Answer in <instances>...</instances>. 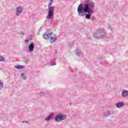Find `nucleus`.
Returning a JSON list of instances; mask_svg holds the SVG:
<instances>
[{"label":"nucleus","instance_id":"obj_1","mask_svg":"<svg viewBox=\"0 0 128 128\" xmlns=\"http://www.w3.org/2000/svg\"><path fill=\"white\" fill-rule=\"evenodd\" d=\"M92 8H88V6L82 4L78 7V12L79 16H84L86 20H90L92 16V14H94V10Z\"/></svg>","mask_w":128,"mask_h":128},{"label":"nucleus","instance_id":"obj_2","mask_svg":"<svg viewBox=\"0 0 128 128\" xmlns=\"http://www.w3.org/2000/svg\"><path fill=\"white\" fill-rule=\"evenodd\" d=\"M53 2H50L48 4V12L46 18L48 20H52L54 17V6H52Z\"/></svg>","mask_w":128,"mask_h":128},{"label":"nucleus","instance_id":"obj_3","mask_svg":"<svg viewBox=\"0 0 128 128\" xmlns=\"http://www.w3.org/2000/svg\"><path fill=\"white\" fill-rule=\"evenodd\" d=\"M106 34L102 29H99L97 32L94 34V36L96 38H106Z\"/></svg>","mask_w":128,"mask_h":128},{"label":"nucleus","instance_id":"obj_4","mask_svg":"<svg viewBox=\"0 0 128 128\" xmlns=\"http://www.w3.org/2000/svg\"><path fill=\"white\" fill-rule=\"evenodd\" d=\"M66 115H64V114H57L54 118V120L56 121V122H62L64 120H66Z\"/></svg>","mask_w":128,"mask_h":128},{"label":"nucleus","instance_id":"obj_5","mask_svg":"<svg viewBox=\"0 0 128 128\" xmlns=\"http://www.w3.org/2000/svg\"><path fill=\"white\" fill-rule=\"evenodd\" d=\"M84 4H80L78 5V6H80L81 4H82V6H88V8H94V3L92 2H90V0H84Z\"/></svg>","mask_w":128,"mask_h":128},{"label":"nucleus","instance_id":"obj_6","mask_svg":"<svg viewBox=\"0 0 128 128\" xmlns=\"http://www.w3.org/2000/svg\"><path fill=\"white\" fill-rule=\"evenodd\" d=\"M52 31L48 30L43 35V38L44 40H48L49 38H50V37L52 36Z\"/></svg>","mask_w":128,"mask_h":128},{"label":"nucleus","instance_id":"obj_7","mask_svg":"<svg viewBox=\"0 0 128 128\" xmlns=\"http://www.w3.org/2000/svg\"><path fill=\"white\" fill-rule=\"evenodd\" d=\"M22 10H24V9L22 8L20 6H18L16 8L15 14L16 16H19L20 15L22 12Z\"/></svg>","mask_w":128,"mask_h":128},{"label":"nucleus","instance_id":"obj_8","mask_svg":"<svg viewBox=\"0 0 128 128\" xmlns=\"http://www.w3.org/2000/svg\"><path fill=\"white\" fill-rule=\"evenodd\" d=\"M34 50V44L32 42L28 46V50L30 52H32Z\"/></svg>","mask_w":128,"mask_h":128},{"label":"nucleus","instance_id":"obj_9","mask_svg":"<svg viewBox=\"0 0 128 128\" xmlns=\"http://www.w3.org/2000/svg\"><path fill=\"white\" fill-rule=\"evenodd\" d=\"M122 98H128V90H124L122 93Z\"/></svg>","mask_w":128,"mask_h":128},{"label":"nucleus","instance_id":"obj_10","mask_svg":"<svg viewBox=\"0 0 128 128\" xmlns=\"http://www.w3.org/2000/svg\"><path fill=\"white\" fill-rule=\"evenodd\" d=\"M56 35L54 34L53 36H52L50 37V42H56Z\"/></svg>","mask_w":128,"mask_h":128},{"label":"nucleus","instance_id":"obj_11","mask_svg":"<svg viewBox=\"0 0 128 128\" xmlns=\"http://www.w3.org/2000/svg\"><path fill=\"white\" fill-rule=\"evenodd\" d=\"M110 110H108L107 111L103 112V116L104 118H108L110 116Z\"/></svg>","mask_w":128,"mask_h":128},{"label":"nucleus","instance_id":"obj_12","mask_svg":"<svg viewBox=\"0 0 128 128\" xmlns=\"http://www.w3.org/2000/svg\"><path fill=\"white\" fill-rule=\"evenodd\" d=\"M76 56H79L80 57L82 56V51L78 49H76Z\"/></svg>","mask_w":128,"mask_h":128},{"label":"nucleus","instance_id":"obj_13","mask_svg":"<svg viewBox=\"0 0 128 128\" xmlns=\"http://www.w3.org/2000/svg\"><path fill=\"white\" fill-rule=\"evenodd\" d=\"M124 106V103L122 102H118V103L116 104V106L118 108H122Z\"/></svg>","mask_w":128,"mask_h":128},{"label":"nucleus","instance_id":"obj_14","mask_svg":"<svg viewBox=\"0 0 128 128\" xmlns=\"http://www.w3.org/2000/svg\"><path fill=\"white\" fill-rule=\"evenodd\" d=\"M54 113L50 114L48 116H47L45 118V120H46L47 122H48V120H50V118H52V116H54Z\"/></svg>","mask_w":128,"mask_h":128},{"label":"nucleus","instance_id":"obj_15","mask_svg":"<svg viewBox=\"0 0 128 128\" xmlns=\"http://www.w3.org/2000/svg\"><path fill=\"white\" fill-rule=\"evenodd\" d=\"M15 68H17V70H22L24 68V66L20 64H18L15 66Z\"/></svg>","mask_w":128,"mask_h":128},{"label":"nucleus","instance_id":"obj_16","mask_svg":"<svg viewBox=\"0 0 128 128\" xmlns=\"http://www.w3.org/2000/svg\"><path fill=\"white\" fill-rule=\"evenodd\" d=\"M21 76H22V80H26V75H24V74L22 73L21 74Z\"/></svg>","mask_w":128,"mask_h":128},{"label":"nucleus","instance_id":"obj_17","mask_svg":"<svg viewBox=\"0 0 128 128\" xmlns=\"http://www.w3.org/2000/svg\"><path fill=\"white\" fill-rule=\"evenodd\" d=\"M6 59L2 56H0V62H4Z\"/></svg>","mask_w":128,"mask_h":128},{"label":"nucleus","instance_id":"obj_18","mask_svg":"<svg viewBox=\"0 0 128 128\" xmlns=\"http://www.w3.org/2000/svg\"><path fill=\"white\" fill-rule=\"evenodd\" d=\"M4 88V83L2 82H0V90H2V88Z\"/></svg>","mask_w":128,"mask_h":128},{"label":"nucleus","instance_id":"obj_19","mask_svg":"<svg viewBox=\"0 0 128 128\" xmlns=\"http://www.w3.org/2000/svg\"><path fill=\"white\" fill-rule=\"evenodd\" d=\"M44 94H46V92H40V96H44Z\"/></svg>","mask_w":128,"mask_h":128},{"label":"nucleus","instance_id":"obj_20","mask_svg":"<svg viewBox=\"0 0 128 128\" xmlns=\"http://www.w3.org/2000/svg\"><path fill=\"white\" fill-rule=\"evenodd\" d=\"M108 28L110 30H113L112 27V26L109 24H108Z\"/></svg>","mask_w":128,"mask_h":128},{"label":"nucleus","instance_id":"obj_21","mask_svg":"<svg viewBox=\"0 0 128 128\" xmlns=\"http://www.w3.org/2000/svg\"><path fill=\"white\" fill-rule=\"evenodd\" d=\"M56 62H54L53 61L51 62L50 66H56Z\"/></svg>","mask_w":128,"mask_h":128},{"label":"nucleus","instance_id":"obj_22","mask_svg":"<svg viewBox=\"0 0 128 128\" xmlns=\"http://www.w3.org/2000/svg\"><path fill=\"white\" fill-rule=\"evenodd\" d=\"M24 122H26V124H28V121H23V122H22V124H24Z\"/></svg>","mask_w":128,"mask_h":128},{"label":"nucleus","instance_id":"obj_23","mask_svg":"<svg viewBox=\"0 0 128 128\" xmlns=\"http://www.w3.org/2000/svg\"><path fill=\"white\" fill-rule=\"evenodd\" d=\"M92 20H96V17L93 16V17L92 18Z\"/></svg>","mask_w":128,"mask_h":128},{"label":"nucleus","instance_id":"obj_24","mask_svg":"<svg viewBox=\"0 0 128 128\" xmlns=\"http://www.w3.org/2000/svg\"><path fill=\"white\" fill-rule=\"evenodd\" d=\"M25 42H26V43L28 42V40H25Z\"/></svg>","mask_w":128,"mask_h":128},{"label":"nucleus","instance_id":"obj_25","mask_svg":"<svg viewBox=\"0 0 128 128\" xmlns=\"http://www.w3.org/2000/svg\"><path fill=\"white\" fill-rule=\"evenodd\" d=\"M50 2H54V0H50Z\"/></svg>","mask_w":128,"mask_h":128},{"label":"nucleus","instance_id":"obj_26","mask_svg":"<svg viewBox=\"0 0 128 128\" xmlns=\"http://www.w3.org/2000/svg\"><path fill=\"white\" fill-rule=\"evenodd\" d=\"M22 34H24V33H22Z\"/></svg>","mask_w":128,"mask_h":128}]
</instances>
